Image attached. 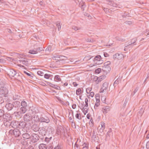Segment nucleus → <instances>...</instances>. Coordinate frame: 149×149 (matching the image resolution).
Here are the masks:
<instances>
[{"label":"nucleus","mask_w":149,"mask_h":149,"mask_svg":"<svg viewBox=\"0 0 149 149\" xmlns=\"http://www.w3.org/2000/svg\"><path fill=\"white\" fill-rule=\"evenodd\" d=\"M101 71V69L100 68H98L95 71V72L96 73L99 74Z\"/></svg>","instance_id":"nucleus-24"},{"label":"nucleus","mask_w":149,"mask_h":149,"mask_svg":"<svg viewBox=\"0 0 149 149\" xmlns=\"http://www.w3.org/2000/svg\"><path fill=\"white\" fill-rule=\"evenodd\" d=\"M1 110H0V112H1Z\"/></svg>","instance_id":"nucleus-47"},{"label":"nucleus","mask_w":149,"mask_h":149,"mask_svg":"<svg viewBox=\"0 0 149 149\" xmlns=\"http://www.w3.org/2000/svg\"><path fill=\"white\" fill-rule=\"evenodd\" d=\"M94 95V93L93 92H91L90 93L89 96L91 97H93Z\"/></svg>","instance_id":"nucleus-28"},{"label":"nucleus","mask_w":149,"mask_h":149,"mask_svg":"<svg viewBox=\"0 0 149 149\" xmlns=\"http://www.w3.org/2000/svg\"><path fill=\"white\" fill-rule=\"evenodd\" d=\"M124 57V55L122 54L117 53L113 56V58L114 59L116 58L119 60L122 59Z\"/></svg>","instance_id":"nucleus-4"},{"label":"nucleus","mask_w":149,"mask_h":149,"mask_svg":"<svg viewBox=\"0 0 149 149\" xmlns=\"http://www.w3.org/2000/svg\"><path fill=\"white\" fill-rule=\"evenodd\" d=\"M110 63H111L110 61H107V62H105L104 63V66L105 67H106L108 65H109L110 64Z\"/></svg>","instance_id":"nucleus-26"},{"label":"nucleus","mask_w":149,"mask_h":149,"mask_svg":"<svg viewBox=\"0 0 149 149\" xmlns=\"http://www.w3.org/2000/svg\"><path fill=\"white\" fill-rule=\"evenodd\" d=\"M82 91L81 88H79L76 91V94L78 95L81 94Z\"/></svg>","instance_id":"nucleus-12"},{"label":"nucleus","mask_w":149,"mask_h":149,"mask_svg":"<svg viewBox=\"0 0 149 149\" xmlns=\"http://www.w3.org/2000/svg\"><path fill=\"white\" fill-rule=\"evenodd\" d=\"M18 63L19 66L23 67H24V65H28V61L25 60H20Z\"/></svg>","instance_id":"nucleus-2"},{"label":"nucleus","mask_w":149,"mask_h":149,"mask_svg":"<svg viewBox=\"0 0 149 149\" xmlns=\"http://www.w3.org/2000/svg\"><path fill=\"white\" fill-rule=\"evenodd\" d=\"M68 83H65L64 84V86H67L68 85Z\"/></svg>","instance_id":"nucleus-43"},{"label":"nucleus","mask_w":149,"mask_h":149,"mask_svg":"<svg viewBox=\"0 0 149 149\" xmlns=\"http://www.w3.org/2000/svg\"><path fill=\"white\" fill-rule=\"evenodd\" d=\"M28 135L27 134H24V135H23V136H24H24H27Z\"/></svg>","instance_id":"nucleus-44"},{"label":"nucleus","mask_w":149,"mask_h":149,"mask_svg":"<svg viewBox=\"0 0 149 149\" xmlns=\"http://www.w3.org/2000/svg\"><path fill=\"white\" fill-rule=\"evenodd\" d=\"M57 26L59 31L61 29V24L60 23H58L57 25Z\"/></svg>","instance_id":"nucleus-23"},{"label":"nucleus","mask_w":149,"mask_h":149,"mask_svg":"<svg viewBox=\"0 0 149 149\" xmlns=\"http://www.w3.org/2000/svg\"><path fill=\"white\" fill-rule=\"evenodd\" d=\"M76 117L78 119H81V117L80 115V114L78 113H77L75 115Z\"/></svg>","instance_id":"nucleus-20"},{"label":"nucleus","mask_w":149,"mask_h":149,"mask_svg":"<svg viewBox=\"0 0 149 149\" xmlns=\"http://www.w3.org/2000/svg\"><path fill=\"white\" fill-rule=\"evenodd\" d=\"M54 80L55 81L58 82L61 81V79L59 76L56 75L54 77Z\"/></svg>","instance_id":"nucleus-11"},{"label":"nucleus","mask_w":149,"mask_h":149,"mask_svg":"<svg viewBox=\"0 0 149 149\" xmlns=\"http://www.w3.org/2000/svg\"><path fill=\"white\" fill-rule=\"evenodd\" d=\"M72 107L73 109H74L76 107V105L75 104H73L72 106Z\"/></svg>","instance_id":"nucleus-40"},{"label":"nucleus","mask_w":149,"mask_h":149,"mask_svg":"<svg viewBox=\"0 0 149 149\" xmlns=\"http://www.w3.org/2000/svg\"><path fill=\"white\" fill-rule=\"evenodd\" d=\"M94 63L93 64H91L89 65V66L90 67H93L95 66L96 64V63H95V61H94Z\"/></svg>","instance_id":"nucleus-33"},{"label":"nucleus","mask_w":149,"mask_h":149,"mask_svg":"<svg viewBox=\"0 0 149 149\" xmlns=\"http://www.w3.org/2000/svg\"><path fill=\"white\" fill-rule=\"evenodd\" d=\"M146 138H147L148 139L149 138V134L147 135L146 136Z\"/></svg>","instance_id":"nucleus-42"},{"label":"nucleus","mask_w":149,"mask_h":149,"mask_svg":"<svg viewBox=\"0 0 149 149\" xmlns=\"http://www.w3.org/2000/svg\"><path fill=\"white\" fill-rule=\"evenodd\" d=\"M88 100L87 98H86L85 99V102L86 103L85 106L87 107L88 106Z\"/></svg>","instance_id":"nucleus-27"},{"label":"nucleus","mask_w":149,"mask_h":149,"mask_svg":"<svg viewBox=\"0 0 149 149\" xmlns=\"http://www.w3.org/2000/svg\"><path fill=\"white\" fill-rule=\"evenodd\" d=\"M96 149H99V148H98L97 147H96Z\"/></svg>","instance_id":"nucleus-45"},{"label":"nucleus","mask_w":149,"mask_h":149,"mask_svg":"<svg viewBox=\"0 0 149 149\" xmlns=\"http://www.w3.org/2000/svg\"><path fill=\"white\" fill-rule=\"evenodd\" d=\"M72 29L75 31H77L79 29V28L76 26L73 27Z\"/></svg>","instance_id":"nucleus-32"},{"label":"nucleus","mask_w":149,"mask_h":149,"mask_svg":"<svg viewBox=\"0 0 149 149\" xmlns=\"http://www.w3.org/2000/svg\"><path fill=\"white\" fill-rule=\"evenodd\" d=\"M24 72L28 76H29L32 77L30 73H29L25 71H24Z\"/></svg>","instance_id":"nucleus-30"},{"label":"nucleus","mask_w":149,"mask_h":149,"mask_svg":"<svg viewBox=\"0 0 149 149\" xmlns=\"http://www.w3.org/2000/svg\"><path fill=\"white\" fill-rule=\"evenodd\" d=\"M18 132H19V131H18ZM18 133H19V132H18ZM19 133H18V135H17V136H19Z\"/></svg>","instance_id":"nucleus-46"},{"label":"nucleus","mask_w":149,"mask_h":149,"mask_svg":"<svg viewBox=\"0 0 149 149\" xmlns=\"http://www.w3.org/2000/svg\"><path fill=\"white\" fill-rule=\"evenodd\" d=\"M102 109L103 112L104 113H106L107 111L109 110V109L108 108H103Z\"/></svg>","instance_id":"nucleus-22"},{"label":"nucleus","mask_w":149,"mask_h":149,"mask_svg":"<svg viewBox=\"0 0 149 149\" xmlns=\"http://www.w3.org/2000/svg\"><path fill=\"white\" fill-rule=\"evenodd\" d=\"M99 149H100V148H99Z\"/></svg>","instance_id":"nucleus-48"},{"label":"nucleus","mask_w":149,"mask_h":149,"mask_svg":"<svg viewBox=\"0 0 149 149\" xmlns=\"http://www.w3.org/2000/svg\"><path fill=\"white\" fill-rule=\"evenodd\" d=\"M19 125L20 126H25V123L24 122H22L21 123H20L19 124Z\"/></svg>","instance_id":"nucleus-31"},{"label":"nucleus","mask_w":149,"mask_h":149,"mask_svg":"<svg viewBox=\"0 0 149 149\" xmlns=\"http://www.w3.org/2000/svg\"><path fill=\"white\" fill-rule=\"evenodd\" d=\"M1 89H0V92H1V93L2 94H6V93H7L8 91H7V90H6V92H5V93H3V91H1Z\"/></svg>","instance_id":"nucleus-36"},{"label":"nucleus","mask_w":149,"mask_h":149,"mask_svg":"<svg viewBox=\"0 0 149 149\" xmlns=\"http://www.w3.org/2000/svg\"><path fill=\"white\" fill-rule=\"evenodd\" d=\"M95 98L96 99V102L94 106V108L96 109L95 106L98 107L100 105V99L99 96L98 94L95 95Z\"/></svg>","instance_id":"nucleus-7"},{"label":"nucleus","mask_w":149,"mask_h":149,"mask_svg":"<svg viewBox=\"0 0 149 149\" xmlns=\"http://www.w3.org/2000/svg\"><path fill=\"white\" fill-rule=\"evenodd\" d=\"M51 77V75L48 74H46L44 75L45 78L48 79Z\"/></svg>","instance_id":"nucleus-19"},{"label":"nucleus","mask_w":149,"mask_h":149,"mask_svg":"<svg viewBox=\"0 0 149 149\" xmlns=\"http://www.w3.org/2000/svg\"><path fill=\"white\" fill-rule=\"evenodd\" d=\"M37 74L40 76H42L43 75L44 73L42 70H40L38 71Z\"/></svg>","instance_id":"nucleus-14"},{"label":"nucleus","mask_w":149,"mask_h":149,"mask_svg":"<svg viewBox=\"0 0 149 149\" xmlns=\"http://www.w3.org/2000/svg\"><path fill=\"white\" fill-rule=\"evenodd\" d=\"M107 8H104V11L106 12H107Z\"/></svg>","instance_id":"nucleus-41"},{"label":"nucleus","mask_w":149,"mask_h":149,"mask_svg":"<svg viewBox=\"0 0 149 149\" xmlns=\"http://www.w3.org/2000/svg\"><path fill=\"white\" fill-rule=\"evenodd\" d=\"M105 128V124L104 122H101L100 125L98 127V130L99 132L100 133L103 132Z\"/></svg>","instance_id":"nucleus-3"},{"label":"nucleus","mask_w":149,"mask_h":149,"mask_svg":"<svg viewBox=\"0 0 149 149\" xmlns=\"http://www.w3.org/2000/svg\"><path fill=\"white\" fill-rule=\"evenodd\" d=\"M104 56L105 57H107L109 56V54L108 53L105 52L104 53Z\"/></svg>","instance_id":"nucleus-34"},{"label":"nucleus","mask_w":149,"mask_h":149,"mask_svg":"<svg viewBox=\"0 0 149 149\" xmlns=\"http://www.w3.org/2000/svg\"><path fill=\"white\" fill-rule=\"evenodd\" d=\"M91 115L89 114H88L87 115L86 117L88 119H90L91 117Z\"/></svg>","instance_id":"nucleus-37"},{"label":"nucleus","mask_w":149,"mask_h":149,"mask_svg":"<svg viewBox=\"0 0 149 149\" xmlns=\"http://www.w3.org/2000/svg\"><path fill=\"white\" fill-rule=\"evenodd\" d=\"M26 105H27L26 103L24 101H22V106L25 107H26Z\"/></svg>","instance_id":"nucleus-21"},{"label":"nucleus","mask_w":149,"mask_h":149,"mask_svg":"<svg viewBox=\"0 0 149 149\" xmlns=\"http://www.w3.org/2000/svg\"><path fill=\"white\" fill-rule=\"evenodd\" d=\"M146 147L147 148L149 149V141L146 144Z\"/></svg>","instance_id":"nucleus-35"},{"label":"nucleus","mask_w":149,"mask_h":149,"mask_svg":"<svg viewBox=\"0 0 149 149\" xmlns=\"http://www.w3.org/2000/svg\"><path fill=\"white\" fill-rule=\"evenodd\" d=\"M113 44V42L111 41H109L108 42V43L106 45V46L109 47V46H111V45H112Z\"/></svg>","instance_id":"nucleus-18"},{"label":"nucleus","mask_w":149,"mask_h":149,"mask_svg":"<svg viewBox=\"0 0 149 149\" xmlns=\"http://www.w3.org/2000/svg\"><path fill=\"white\" fill-rule=\"evenodd\" d=\"M39 149H47V146L45 144L42 143L39 145Z\"/></svg>","instance_id":"nucleus-10"},{"label":"nucleus","mask_w":149,"mask_h":149,"mask_svg":"<svg viewBox=\"0 0 149 149\" xmlns=\"http://www.w3.org/2000/svg\"><path fill=\"white\" fill-rule=\"evenodd\" d=\"M108 87V84L107 83H104L100 90L101 92H104L106 91Z\"/></svg>","instance_id":"nucleus-6"},{"label":"nucleus","mask_w":149,"mask_h":149,"mask_svg":"<svg viewBox=\"0 0 149 149\" xmlns=\"http://www.w3.org/2000/svg\"><path fill=\"white\" fill-rule=\"evenodd\" d=\"M6 107L9 110H11L12 109V105L10 103L6 104Z\"/></svg>","instance_id":"nucleus-13"},{"label":"nucleus","mask_w":149,"mask_h":149,"mask_svg":"<svg viewBox=\"0 0 149 149\" xmlns=\"http://www.w3.org/2000/svg\"><path fill=\"white\" fill-rule=\"evenodd\" d=\"M69 120L71 122L73 123V120L71 117L69 118Z\"/></svg>","instance_id":"nucleus-39"},{"label":"nucleus","mask_w":149,"mask_h":149,"mask_svg":"<svg viewBox=\"0 0 149 149\" xmlns=\"http://www.w3.org/2000/svg\"><path fill=\"white\" fill-rule=\"evenodd\" d=\"M73 86L75 87L77 86L78 85L77 84V83L75 82H73Z\"/></svg>","instance_id":"nucleus-38"},{"label":"nucleus","mask_w":149,"mask_h":149,"mask_svg":"<svg viewBox=\"0 0 149 149\" xmlns=\"http://www.w3.org/2000/svg\"><path fill=\"white\" fill-rule=\"evenodd\" d=\"M101 59V57L100 55H97L95 57V60L96 61H100Z\"/></svg>","instance_id":"nucleus-15"},{"label":"nucleus","mask_w":149,"mask_h":149,"mask_svg":"<svg viewBox=\"0 0 149 149\" xmlns=\"http://www.w3.org/2000/svg\"><path fill=\"white\" fill-rule=\"evenodd\" d=\"M21 110L22 113H24L26 112V109L25 107H23L21 108Z\"/></svg>","instance_id":"nucleus-17"},{"label":"nucleus","mask_w":149,"mask_h":149,"mask_svg":"<svg viewBox=\"0 0 149 149\" xmlns=\"http://www.w3.org/2000/svg\"><path fill=\"white\" fill-rule=\"evenodd\" d=\"M88 108L86 107H84V108L83 109V112L85 115H86V113H87V112L88 111Z\"/></svg>","instance_id":"nucleus-16"},{"label":"nucleus","mask_w":149,"mask_h":149,"mask_svg":"<svg viewBox=\"0 0 149 149\" xmlns=\"http://www.w3.org/2000/svg\"><path fill=\"white\" fill-rule=\"evenodd\" d=\"M42 50V48H39L38 49H31L29 51V53L31 54H35L38 53V51Z\"/></svg>","instance_id":"nucleus-5"},{"label":"nucleus","mask_w":149,"mask_h":149,"mask_svg":"<svg viewBox=\"0 0 149 149\" xmlns=\"http://www.w3.org/2000/svg\"><path fill=\"white\" fill-rule=\"evenodd\" d=\"M58 131H59L60 132H61L63 131V128L61 127H59L58 129Z\"/></svg>","instance_id":"nucleus-25"},{"label":"nucleus","mask_w":149,"mask_h":149,"mask_svg":"<svg viewBox=\"0 0 149 149\" xmlns=\"http://www.w3.org/2000/svg\"><path fill=\"white\" fill-rule=\"evenodd\" d=\"M82 146H83L82 149H88V143L87 142H85Z\"/></svg>","instance_id":"nucleus-9"},{"label":"nucleus","mask_w":149,"mask_h":149,"mask_svg":"<svg viewBox=\"0 0 149 149\" xmlns=\"http://www.w3.org/2000/svg\"><path fill=\"white\" fill-rule=\"evenodd\" d=\"M106 76L104 75H102L99 77H95L94 78V80L97 83L100 82L102 81L105 79Z\"/></svg>","instance_id":"nucleus-1"},{"label":"nucleus","mask_w":149,"mask_h":149,"mask_svg":"<svg viewBox=\"0 0 149 149\" xmlns=\"http://www.w3.org/2000/svg\"><path fill=\"white\" fill-rule=\"evenodd\" d=\"M47 84L49 85V86H52V87H54V84H53L49 82H47Z\"/></svg>","instance_id":"nucleus-29"},{"label":"nucleus","mask_w":149,"mask_h":149,"mask_svg":"<svg viewBox=\"0 0 149 149\" xmlns=\"http://www.w3.org/2000/svg\"><path fill=\"white\" fill-rule=\"evenodd\" d=\"M16 72L13 70H10L8 73V74L10 77H14L16 74Z\"/></svg>","instance_id":"nucleus-8"}]
</instances>
